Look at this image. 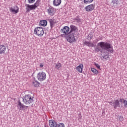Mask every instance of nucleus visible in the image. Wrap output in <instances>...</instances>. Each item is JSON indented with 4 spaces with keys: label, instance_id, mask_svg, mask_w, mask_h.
Wrapping results in <instances>:
<instances>
[{
    "label": "nucleus",
    "instance_id": "nucleus-10",
    "mask_svg": "<svg viewBox=\"0 0 127 127\" xmlns=\"http://www.w3.org/2000/svg\"><path fill=\"white\" fill-rule=\"evenodd\" d=\"M49 125L50 127H57V123L53 120L49 121Z\"/></svg>",
    "mask_w": 127,
    "mask_h": 127
},
{
    "label": "nucleus",
    "instance_id": "nucleus-17",
    "mask_svg": "<svg viewBox=\"0 0 127 127\" xmlns=\"http://www.w3.org/2000/svg\"><path fill=\"white\" fill-rule=\"evenodd\" d=\"M113 107L114 109H117V107H120V101H119V100H115L113 102Z\"/></svg>",
    "mask_w": 127,
    "mask_h": 127
},
{
    "label": "nucleus",
    "instance_id": "nucleus-24",
    "mask_svg": "<svg viewBox=\"0 0 127 127\" xmlns=\"http://www.w3.org/2000/svg\"><path fill=\"white\" fill-rule=\"evenodd\" d=\"M35 34L37 35V36H39L41 37V36H43V35L44 34V33H40V32H35Z\"/></svg>",
    "mask_w": 127,
    "mask_h": 127
},
{
    "label": "nucleus",
    "instance_id": "nucleus-18",
    "mask_svg": "<svg viewBox=\"0 0 127 127\" xmlns=\"http://www.w3.org/2000/svg\"><path fill=\"white\" fill-rule=\"evenodd\" d=\"M43 28L41 27H37L34 29V32H43Z\"/></svg>",
    "mask_w": 127,
    "mask_h": 127
},
{
    "label": "nucleus",
    "instance_id": "nucleus-21",
    "mask_svg": "<svg viewBox=\"0 0 127 127\" xmlns=\"http://www.w3.org/2000/svg\"><path fill=\"white\" fill-rule=\"evenodd\" d=\"M91 72H93V73H94V75H95L96 76H97V75L99 74V71H98V70H97L95 68L91 67Z\"/></svg>",
    "mask_w": 127,
    "mask_h": 127
},
{
    "label": "nucleus",
    "instance_id": "nucleus-32",
    "mask_svg": "<svg viewBox=\"0 0 127 127\" xmlns=\"http://www.w3.org/2000/svg\"><path fill=\"white\" fill-rule=\"evenodd\" d=\"M112 2L114 4H118V3H119V2H118L117 0H113Z\"/></svg>",
    "mask_w": 127,
    "mask_h": 127
},
{
    "label": "nucleus",
    "instance_id": "nucleus-4",
    "mask_svg": "<svg viewBox=\"0 0 127 127\" xmlns=\"http://www.w3.org/2000/svg\"><path fill=\"white\" fill-rule=\"evenodd\" d=\"M37 79L40 82L45 81L46 80V73L43 71L39 72L37 75Z\"/></svg>",
    "mask_w": 127,
    "mask_h": 127
},
{
    "label": "nucleus",
    "instance_id": "nucleus-9",
    "mask_svg": "<svg viewBox=\"0 0 127 127\" xmlns=\"http://www.w3.org/2000/svg\"><path fill=\"white\" fill-rule=\"evenodd\" d=\"M32 85L33 87H35L36 88H38L39 86H40V82H39L37 80L34 79L32 81Z\"/></svg>",
    "mask_w": 127,
    "mask_h": 127
},
{
    "label": "nucleus",
    "instance_id": "nucleus-19",
    "mask_svg": "<svg viewBox=\"0 0 127 127\" xmlns=\"http://www.w3.org/2000/svg\"><path fill=\"white\" fill-rule=\"evenodd\" d=\"M40 25L41 26H46L47 25V21L42 20L40 21Z\"/></svg>",
    "mask_w": 127,
    "mask_h": 127
},
{
    "label": "nucleus",
    "instance_id": "nucleus-35",
    "mask_svg": "<svg viewBox=\"0 0 127 127\" xmlns=\"http://www.w3.org/2000/svg\"><path fill=\"white\" fill-rule=\"evenodd\" d=\"M95 51H97V52H98V51H100V49H99V48H96V49H95Z\"/></svg>",
    "mask_w": 127,
    "mask_h": 127
},
{
    "label": "nucleus",
    "instance_id": "nucleus-25",
    "mask_svg": "<svg viewBox=\"0 0 127 127\" xmlns=\"http://www.w3.org/2000/svg\"><path fill=\"white\" fill-rule=\"evenodd\" d=\"M84 44L85 45H87V46H93V44L91 42H84Z\"/></svg>",
    "mask_w": 127,
    "mask_h": 127
},
{
    "label": "nucleus",
    "instance_id": "nucleus-22",
    "mask_svg": "<svg viewBox=\"0 0 127 127\" xmlns=\"http://www.w3.org/2000/svg\"><path fill=\"white\" fill-rule=\"evenodd\" d=\"M55 68L57 70H60V68H62V64L60 63L56 64Z\"/></svg>",
    "mask_w": 127,
    "mask_h": 127
},
{
    "label": "nucleus",
    "instance_id": "nucleus-34",
    "mask_svg": "<svg viewBox=\"0 0 127 127\" xmlns=\"http://www.w3.org/2000/svg\"><path fill=\"white\" fill-rule=\"evenodd\" d=\"M43 66H44V64H40V67H41V68H42V67H43Z\"/></svg>",
    "mask_w": 127,
    "mask_h": 127
},
{
    "label": "nucleus",
    "instance_id": "nucleus-33",
    "mask_svg": "<svg viewBox=\"0 0 127 127\" xmlns=\"http://www.w3.org/2000/svg\"><path fill=\"white\" fill-rule=\"evenodd\" d=\"M119 120L120 121V122H123V121H124V117L121 116L119 117Z\"/></svg>",
    "mask_w": 127,
    "mask_h": 127
},
{
    "label": "nucleus",
    "instance_id": "nucleus-36",
    "mask_svg": "<svg viewBox=\"0 0 127 127\" xmlns=\"http://www.w3.org/2000/svg\"><path fill=\"white\" fill-rule=\"evenodd\" d=\"M109 104H112V102H109Z\"/></svg>",
    "mask_w": 127,
    "mask_h": 127
},
{
    "label": "nucleus",
    "instance_id": "nucleus-14",
    "mask_svg": "<svg viewBox=\"0 0 127 127\" xmlns=\"http://www.w3.org/2000/svg\"><path fill=\"white\" fill-rule=\"evenodd\" d=\"M70 31L69 32H77L78 31V28L74 25H70Z\"/></svg>",
    "mask_w": 127,
    "mask_h": 127
},
{
    "label": "nucleus",
    "instance_id": "nucleus-11",
    "mask_svg": "<svg viewBox=\"0 0 127 127\" xmlns=\"http://www.w3.org/2000/svg\"><path fill=\"white\" fill-rule=\"evenodd\" d=\"M61 2H62V0H54L53 1V4L54 6H59L61 4Z\"/></svg>",
    "mask_w": 127,
    "mask_h": 127
},
{
    "label": "nucleus",
    "instance_id": "nucleus-23",
    "mask_svg": "<svg viewBox=\"0 0 127 127\" xmlns=\"http://www.w3.org/2000/svg\"><path fill=\"white\" fill-rule=\"evenodd\" d=\"M120 101L121 103H123V104H124V107L125 108H127V101L124 99H120Z\"/></svg>",
    "mask_w": 127,
    "mask_h": 127
},
{
    "label": "nucleus",
    "instance_id": "nucleus-3",
    "mask_svg": "<svg viewBox=\"0 0 127 127\" xmlns=\"http://www.w3.org/2000/svg\"><path fill=\"white\" fill-rule=\"evenodd\" d=\"M23 102L25 105H30L33 102V97L29 94L26 95L23 97Z\"/></svg>",
    "mask_w": 127,
    "mask_h": 127
},
{
    "label": "nucleus",
    "instance_id": "nucleus-13",
    "mask_svg": "<svg viewBox=\"0 0 127 127\" xmlns=\"http://www.w3.org/2000/svg\"><path fill=\"white\" fill-rule=\"evenodd\" d=\"M84 68V65L83 64H80L76 68L77 71L79 73H83V68Z\"/></svg>",
    "mask_w": 127,
    "mask_h": 127
},
{
    "label": "nucleus",
    "instance_id": "nucleus-7",
    "mask_svg": "<svg viewBox=\"0 0 127 127\" xmlns=\"http://www.w3.org/2000/svg\"><path fill=\"white\" fill-rule=\"evenodd\" d=\"M86 11H88V12L90 11H92V10H94L95 9V4H91L86 6L85 8Z\"/></svg>",
    "mask_w": 127,
    "mask_h": 127
},
{
    "label": "nucleus",
    "instance_id": "nucleus-5",
    "mask_svg": "<svg viewBox=\"0 0 127 127\" xmlns=\"http://www.w3.org/2000/svg\"><path fill=\"white\" fill-rule=\"evenodd\" d=\"M47 12L50 16H53L56 13V8L52 6L49 7L47 10Z\"/></svg>",
    "mask_w": 127,
    "mask_h": 127
},
{
    "label": "nucleus",
    "instance_id": "nucleus-37",
    "mask_svg": "<svg viewBox=\"0 0 127 127\" xmlns=\"http://www.w3.org/2000/svg\"><path fill=\"white\" fill-rule=\"evenodd\" d=\"M57 37H58V36H57V37H56V38H57Z\"/></svg>",
    "mask_w": 127,
    "mask_h": 127
},
{
    "label": "nucleus",
    "instance_id": "nucleus-20",
    "mask_svg": "<svg viewBox=\"0 0 127 127\" xmlns=\"http://www.w3.org/2000/svg\"><path fill=\"white\" fill-rule=\"evenodd\" d=\"M18 106H19V107H20V109H22V110H24V109H25V108H28V106H25L24 105L22 104L21 103V102H18Z\"/></svg>",
    "mask_w": 127,
    "mask_h": 127
},
{
    "label": "nucleus",
    "instance_id": "nucleus-26",
    "mask_svg": "<svg viewBox=\"0 0 127 127\" xmlns=\"http://www.w3.org/2000/svg\"><path fill=\"white\" fill-rule=\"evenodd\" d=\"M103 59H105V60H108V59L110 58V56L109 55V54H107L105 56H103Z\"/></svg>",
    "mask_w": 127,
    "mask_h": 127
},
{
    "label": "nucleus",
    "instance_id": "nucleus-31",
    "mask_svg": "<svg viewBox=\"0 0 127 127\" xmlns=\"http://www.w3.org/2000/svg\"><path fill=\"white\" fill-rule=\"evenodd\" d=\"M29 3H34L35 2V0H28Z\"/></svg>",
    "mask_w": 127,
    "mask_h": 127
},
{
    "label": "nucleus",
    "instance_id": "nucleus-1",
    "mask_svg": "<svg viewBox=\"0 0 127 127\" xmlns=\"http://www.w3.org/2000/svg\"><path fill=\"white\" fill-rule=\"evenodd\" d=\"M61 36L62 37L65 38L67 42H69V43H73V42H75V41H76L75 37H77V34L71 32H64V34H62Z\"/></svg>",
    "mask_w": 127,
    "mask_h": 127
},
{
    "label": "nucleus",
    "instance_id": "nucleus-8",
    "mask_svg": "<svg viewBox=\"0 0 127 127\" xmlns=\"http://www.w3.org/2000/svg\"><path fill=\"white\" fill-rule=\"evenodd\" d=\"M25 6L27 12H29L30 10H34L35 9L33 4H25Z\"/></svg>",
    "mask_w": 127,
    "mask_h": 127
},
{
    "label": "nucleus",
    "instance_id": "nucleus-16",
    "mask_svg": "<svg viewBox=\"0 0 127 127\" xmlns=\"http://www.w3.org/2000/svg\"><path fill=\"white\" fill-rule=\"evenodd\" d=\"M69 31L70 28L67 26H64L63 28L61 30V32H69Z\"/></svg>",
    "mask_w": 127,
    "mask_h": 127
},
{
    "label": "nucleus",
    "instance_id": "nucleus-2",
    "mask_svg": "<svg viewBox=\"0 0 127 127\" xmlns=\"http://www.w3.org/2000/svg\"><path fill=\"white\" fill-rule=\"evenodd\" d=\"M98 45L100 46L101 48L102 49L107 50L108 52H110V53H113V51H114L113 46L108 43L101 42L98 44Z\"/></svg>",
    "mask_w": 127,
    "mask_h": 127
},
{
    "label": "nucleus",
    "instance_id": "nucleus-29",
    "mask_svg": "<svg viewBox=\"0 0 127 127\" xmlns=\"http://www.w3.org/2000/svg\"><path fill=\"white\" fill-rule=\"evenodd\" d=\"M95 65L96 66V67H97V68H98V69L101 70V66L99 65L98 64L95 63Z\"/></svg>",
    "mask_w": 127,
    "mask_h": 127
},
{
    "label": "nucleus",
    "instance_id": "nucleus-6",
    "mask_svg": "<svg viewBox=\"0 0 127 127\" xmlns=\"http://www.w3.org/2000/svg\"><path fill=\"white\" fill-rule=\"evenodd\" d=\"M10 12L16 14L19 11V8L17 6H15L14 7H11L9 8Z\"/></svg>",
    "mask_w": 127,
    "mask_h": 127
},
{
    "label": "nucleus",
    "instance_id": "nucleus-28",
    "mask_svg": "<svg viewBox=\"0 0 127 127\" xmlns=\"http://www.w3.org/2000/svg\"><path fill=\"white\" fill-rule=\"evenodd\" d=\"M38 5H39V4L37 2H36L34 4H33V6H34L35 9H36V7H37Z\"/></svg>",
    "mask_w": 127,
    "mask_h": 127
},
{
    "label": "nucleus",
    "instance_id": "nucleus-30",
    "mask_svg": "<svg viewBox=\"0 0 127 127\" xmlns=\"http://www.w3.org/2000/svg\"><path fill=\"white\" fill-rule=\"evenodd\" d=\"M93 37V35H92V34H89L88 36V39L89 40H91V39H92V38Z\"/></svg>",
    "mask_w": 127,
    "mask_h": 127
},
{
    "label": "nucleus",
    "instance_id": "nucleus-12",
    "mask_svg": "<svg viewBox=\"0 0 127 127\" xmlns=\"http://www.w3.org/2000/svg\"><path fill=\"white\" fill-rule=\"evenodd\" d=\"M6 51V47L4 45H0V54H4Z\"/></svg>",
    "mask_w": 127,
    "mask_h": 127
},
{
    "label": "nucleus",
    "instance_id": "nucleus-15",
    "mask_svg": "<svg viewBox=\"0 0 127 127\" xmlns=\"http://www.w3.org/2000/svg\"><path fill=\"white\" fill-rule=\"evenodd\" d=\"M49 22L50 23V26L52 28V27H54V26L55 25V24L57 23L55 19H50Z\"/></svg>",
    "mask_w": 127,
    "mask_h": 127
},
{
    "label": "nucleus",
    "instance_id": "nucleus-27",
    "mask_svg": "<svg viewBox=\"0 0 127 127\" xmlns=\"http://www.w3.org/2000/svg\"><path fill=\"white\" fill-rule=\"evenodd\" d=\"M57 127H65V125L63 123H60L57 125Z\"/></svg>",
    "mask_w": 127,
    "mask_h": 127
}]
</instances>
